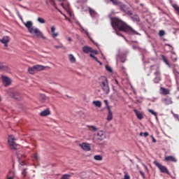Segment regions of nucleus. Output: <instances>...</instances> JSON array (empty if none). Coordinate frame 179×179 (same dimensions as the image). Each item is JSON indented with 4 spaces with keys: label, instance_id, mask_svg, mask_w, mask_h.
<instances>
[{
    "label": "nucleus",
    "instance_id": "f257e3e1",
    "mask_svg": "<svg viewBox=\"0 0 179 179\" xmlns=\"http://www.w3.org/2000/svg\"><path fill=\"white\" fill-rule=\"evenodd\" d=\"M111 26L115 31L117 36H120L123 38H125L124 35L121 34L120 31H124V33H128V34H134L135 36H140L141 34L135 31L129 25L127 24L125 22L120 20V18H111Z\"/></svg>",
    "mask_w": 179,
    "mask_h": 179
},
{
    "label": "nucleus",
    "instance_id": "f03ea898",
    "mask_svg": "<svg viewBox=\"0 0 179 179\" xmlns=\"http://www.w3.org/2000/svg\"><path fill=\"white\" fill-rule=\"evenodd\" d=\"M24 26L28 29L29 33L31 34H36L37 37H41V38H45L44 36H43V32L39 31L38 29L33 27V22L31 21H27L24 23Z\"/></svg>",
    "mask_w": 179,
    "mask_h": 179
},
{
    "label": "nucleus",
    "instance_id": "7ed1b4c3",
    "mask_svg": "<svg viewBox=\"0 0 179 179\" xmlns=\"http://www.w3.org/2000/svg\"><path fill=\"white\" fill-rule=\"evenodd\" d=\"M15 141L16 138H15V136L10 135L8 136V142L9 147L12 150H17V149L20 148V145L15 143Z\"/></svg>",
    "mask_w": 179,
    "mask_h": 179
},
{
    "label": "nucleus",
    "instance_id": "20e7f679",
    "mask_svg": "<svg viewBox=\"0 0 179 179\" xmlns=\"http://www.w3.org/2000/svg\"><path fill=\"white\" fill-rule=\"evenodd\" d=\"M153 163L155 166H156V167L159 169L161 173H166V174H168L169 176L170 172L169 171V169H167V167L162 165V164L159 163V162L157 161H154Z\"/></svg>",
    "mask_w": 179,
    "mask_h": 179
},
{
    "label": "nucleus",
    "instance_id": "39448f33",
    "mask_svg": "<svg viewBox=\"0 0 179 179\" xmlns=\"http://www.w3.org/2000/svg\"><path fill=\"white\" fill-rule=\"evenodd\" d=\"M155 78L153 80L154 83H159L162 80V76L159 69H156V71L154 73Z\"/></svg>",
    "mask_w": 179,
    "mask_h": 179
},
{
    "label": "nucleus",
    "instance_id": "423d86ee",
    "mask_svg": "<svg viewBox=\"0 0 179 179\" xmlns=\"http://www.w3.org/2000/svg\"><path fill=\"white\" fill-rule=\"evenodd\" d=\"M110 2L113 3V5H115V6H120V10H124L125 9L126 6L125 4H122V3L118 0H109Z\"/></svg>",
    "mask_w": 179,
    "mask_h": 179
},
{
    "label": "nucleus",
    "instance_id": "0eeeda50",
    "mask_svg": "<svg viewBox=\"0 0 179 179\" xmlns=\"http://www.w3.org/2000/svg\"><path fill=\"white\" fill-rule=\"evenodd\" d=\"M96 136H97L96 139H97V141H99V142H101L102 141H104V139H106V138L107 137L106 136V133L102 130L99 131L97 132Z\"/></svg>",
    "mask_w": 179,
    "mask_h": 179
},
{
    "label": "nucleus",
    "instance_id": "6e6552de",
    "mask_svg": "<svg viewBox=\"0 0 179 179\" xmlns=\"http://www.w3.org/2000/svg\"><path fill=\"white\" fill-rule=\"evenodd\" d=\"M98 83L99 86H103V85H107L108 83V79L106 76H101L98 79Z\"/></svg>",
    "mask_w": 179,
    "mask_h": 179
},
{
    "label": "nucleus",
    "instance_id": "1a4fd4ad",
    "mask_svg": "<svg viewBox=\"0 0 179 179\" xmlns=\"http://www.w3.org/2000/svg\"><path fill=\"white\" fill-rule=\"evenodd\" d=\"M2 80H3V85L6 87H7V86H10V84L12 83V80H10V78L6 76H2Z\"/></svg>",
    "mask_w": 179,
    "mask_h": 179
},
{
    "label": "nucleus",
    "instance_id": "9d476101",
    "mask_svg": "<svg viewBox=\"0 0 179 179\" xmlns=\"http://www.w3.org/2000/svg\"><path fill=\"white\" fill-rule=\"evenodd\" d=\"M100 87L105 94H108V93H110V86L108 85V83L103 85H101Z\"/></svg>",
    "mask_w": 179,
    "mask_h": 179
},
{
    "label": "nucleus",
    "instance_id": "9b49d317",
    "mask_svg": "<svg viewBox=\"0 0 179 179\" xmlns=\"http://www.w3.org/2000/svg\"><path fill=\"white\" fill-rule=\"evenodd\" d=\"M10 41L9 36H3L1 39L0 38V43L4 44V46L8 47V43Z\"/></svg>",
    "mask_w": 179,
    "mask_h": 179
},
{
    "label": "nucleus",
    "instance_id": "f8f14e48",
    "mask_svg": "<svg viewBox=\"0 0 179 179\" xmlns=\"http://www.w3.org/2000/svg\"><path fill=\"white\" fill-rule=\"evenodd\" d=\"M80 148H82V149H83V150H87V152H89L92 150L90 145L86 143H83L80 144Z\"/></svg>",
    "mask_w": 179,
    "mask_h": 179
},
{
    "label": "nucleus",
    "instance_id": "ddd939ff",
    "mask_svg": "<svg viewBox=\"0 0 179 179\" xmlns=\"http://www.w3.org/2000/svg\"><path fill=\"white\" fill-rule=\"evenodd\" d=\"M13 99H15V100H22L23 97L22 96V94L19 93V92H15L13 94L12 96Z\"/></svg>",
    "mask_w": 179,
    "mask_h": 179
},
{
    "label": "nucleus",
    "instance_id": "4468645a",
    "mask_svg": "<svg viewBox=\"0 0 179 179\" xmlns=\"http://www.w3.org/2000/svg\"><path fill=\"white\" fill-rule=\"evenodd\" d=\"M83 51L85 54H89V52H94V50L89 46H84L83 48Z\"/></svg>",
    "mask_w": 179,
    "mask_h": 179
},
{
    "label": "nucleus",
    "instance_id": "2eb2a0df",
    "mask_svg": "<svg viewBox=\"0 0 179 179\" xmlns=\"http://www.w3.org/2000/svg\"><path fill=\"white\" fill-rule=\"evenodd\" d=\"M134 111L138 120H143V114L142 113L139 112V110L136 109H134Z\"/></svg>",
    "mask_w": 179,
    "mask_h": 179
},
{
    "label": "nucleus",
    "instance_id": "dca6fc26",
    "mask_svg": "<svg viewBox=\"0 0 179 179\" xmlns=\"http://www.w3.org/2000/svg\"><path fill=\"white\" fill-rule=\"evenodd\" d=\"M35 70L38 72H40L41 71H44L45 69V66H43V65H34Z\"/></svg>",
    "mask_w": 179,
    "mask_h": 179
},
{
    "label": "nucleus",
    "instance_id": "f3484780",
    "mask_svg": "<svg viewBox=\"0 0 179 179\" xmlns=\"http://www.w3.org/2000/svg\"><path fill=\"white\" fill-rule=\"evenodd\" d=\"M51 33L53 38H56V37H58V36H59V34L58 32H55V27H51Z\"/></svg>",
    "mask_w": 179,
    "mask_h": 179
},
{
    "label": "nucleus",
    "instance_id": "a211bd4d",
    "mask_svg": "<svg viewBox=\"0 0 179 179\" xmlns=\"http://www.w3.org/2000/svg\"><path fill=\"white\" fill-rule=\"evenodd\" d=\"M165 162H173L174 163H176L177 159L173 156H168L165 157Z\"/></svg>",
    "mask_w": 179,
    "mask_h": 179
},
{
    "label": "nucleus",
    "instance_id": "6ab92c4d",
    "mask_svg": "<svg viewBox=\"0 0 179 179\" xmlns=\"http://www.w3.org/2000/svg\"><path fill=\"white\" fill-rule=\"evenodd\" d=\"M51 113L50 112V110L46 109L40 113L41 117H47V115H50Z\"/></svg>",
    "mask_w": 179,
    "mask_h": 179
},
{
    "label": "nucleus",
    "instance_id": "aec40b11",
    "mask_svg": "<svg viewBox=\"0 0 179 179\" xmlns=\"http://www.w3.org/2000/svg\"><path fill=\"white\" fill-rule=\"evenodd\" d=\"M87 128H88V129L92 132H96V131H98V129L97 127H96V126L87 125Z\"/></svg>",
    "mask_w": 179,
    "mask_h": 179
},
{
    "label": "nucleus",
    "instance_id": "412c9836",
    "mask_svg": "<svg viewBox=\"0 0 179 179\" xmlns=\"http://www.w3.org/2000/svg\"><path fill=\"white\" fill-rule=\"evenodd\" d=\"M160 90L162 94H164V95L170 94V90L169 89L161 87Z\"/></svg>",
    "mask_w": 179,
    "mask_h": 179
},
{
    "label": "nucleus",
    "instance_id": "4be33fe9",
    "mask_svg": "<svg viewBox=\"0 0 179 179\" xmlns=\"http://www.w3.org/2000/svg\"><path fill=\"white\" fill-rule=\"evenodd\" d=\"M69 59L70 62H71L72 64H75V62H76V58H75L73 57V55H72V54H70L69 55Z\"/></svg>",
    "mask_w": 179,
    "mask_h": 179
},
{
    "label": "nucleus",
    "instance_id": "5701e85b",
    "mask_svg": "<svg viewBox=\"0 0 179 179\" xmlns=\"http://www.w3.org/2000/svg\"><path fill=\"white\" fill-rule=\"evenodd\" d=\"M28 72L30 73V75H34V73L36 72V69L34 68V66L32 67H29L28 69Z\"/></svg>",
    "mask_w": 179,
    "mask_h": 179
},
{
    "label": "nucleus",
    "instance_id": "b1692460",
    "mask_svg": "<svg viewBox=\"0 0 179 179\" xmlns=\"http://www.w3.org/2000/svg\"><path fill=\"white\" fill-rule=\"evenodd\" d=\"M162 59H163L164 62H165L166 65H167V66H169V68L171 67V65L169 62V60H167V59L166 58V57L164 55H162Z\"/></svg>",
    "mask_w": 179,
    "mask_h": 179
},
{
    "label": "nucleus",
    "instance_id": "393cba45",
    "mask_svg": "<svg viewBox=\"0 0 179 179\" xmlns=\"http://www.w3.org/2000/svg\"><path fill=\"white\" fill-rule=\"evenodd\" d=\"M113 112H108L107 121H113Z\"/></svg>",
    "mask_w": 179,
    "mask_h": 179
},
{
    "label": "nucleus",
    "instance_id": "a878e982",
    "mask_svg": "<svg viewBox=\"0 0 179 179\" xmlns=\"http://www.w3.org/2000/svg\"><path fill=\"white\" fill-rule=\"evenodd\" d=\"M164 101L167 106L173 104V101L171 100V98H166L164 99Z\"/></svg>",
    "mask_w": 179,
    "mask_h": 179
},
{
    "label": "nucleus",
    "instance_id": "bb28decb",
    "mask_svg": "<svg viewBox=\"0 0 179 179\" xmlns=\"http://www.w3.org/2000/svg\"><path fill=\"white\" fill-rule=\"evenodd\" d=\"M113 83L115 87L120 89L121 86L120 85V83L117 80V79L113 80Z\"/></svg>",
    "mask_w": 179,
    "mask_h": 179
},
{
    "label": "nucleus",
    "instance_id": "cd10ccee",
    "mask_svg": "<svg viewBox=\"0 0 179 179\" xmlns=\"http://www.w3.org/2000/svg\"><path fill=\"white\" fill-rule=\"evenodd\" d=\"M93 104L95 105L96 107H99V108L100 107H101V101H94Z\"/></svg>",
    "mask_w": 179,
    "mask_h": 179
},
{
    "label": "nucleus",
    "instance_id": "c85d7f7f",
    "mask_svg": "<svg viewBox=\"0 0 179 179\" xmlns=\"http://www.w3.org/2000/svg\"><path fill=\"white\" fill-rule=\"evenodd\" d=\"M172 7L175 9L176 13L179 15V6L177 4H173Z\"/></svg>",
    "mask_w": 179,
    "mask_h": 179
},
{
    "label": "nucleus",
    "instance_id": "c756f323",
    "mask_svg": "<svg viewBox=\"0 0 179 179\" xmlns=\"http://www.w3.org/2000/svg\"><path fill=\"white\" fill-rule=\"evenodd\" d=\"M0 70L1 71H7L8 67L3 65V63L0 62Z\"/></svg>",
    "mask_w": 179,
    "mask_h": 179
},
{
    "label": "nucleus",
    "instance_id": "7c9ffc66",
    "mask_svg": "<svg viewBox=\"0 0 179 179\" xmlns=\"http://www.w3.org/2000/svg\"><path fill=\"white\" fill-rule=\"evenodd\" d=\"M94 160H97L98 162H101L103 160V157L101 155H95L94 157Z\"/></svg>",
    "mask_w": 179,
    "mask_h": 179
},
{
    "label": "nucleus",
    "instance_id": "2f4dec72",
    "mask_svg": "<svg viewBox=\"0 0 179 179\" xmlns=\"http://www.w3.org/2000/svg\"><path fill=\"white\" fill-rule=\"evenodd\" d=\"M45 99H46L45 95H44V94H41L40 95V101H41V103H45Z\"/></svg>",
    "mask_w": 179,
    "mask_h": 179
},
{
    "label": "nucleus",
    "instance_id": "473e14b6",
    "mask_svg": "<svg viewBox=\"0 0 179 179\" xmlns=\"http://www.w3.org/2000/svg\"><path fill=\"white\" fill-rule=\"evenodd\" d=\"M90 15L93 17L96 15V11L92 8H89Z\"/></svg>",
    "mask_w": 179,
    "mask_h": 179
},
{
    "label": "nucleus",
    "instance_id": "72a5a7b5",
    "mask_svg": "<svg viewBox=\"0 0 179 179\" xmlns=\"http://www.w3.org/2000/svg\"><path fill=\"white\" fill-rule=\"evenodd\" d=\"M72 176L69 174H64L62 176L61 179H69Z\"/></svg>",
    "mask_w": 179,
    "mask_h": 179
},
{
    "label": "nucleus",
    "instance_id": "f704fd0d",
    "mask_svg": "<svg viewBox=\"0 0 179 179\" xmlns=\"http://www.w3.org/2000/svg\"><path fill=\"white\" fill-rule=\"evenodd\" d=\"M90 57H91V58H93L95 61H96V62H99V64H101V62H100V61H99L97 59V57H96L94 55H93V54H90Z\"/></svg>",
    "mask_w": 179,
    "mask_h": 179
},
{
    "label": "nucleus",
    "instance_id": "c9c22d12",
    "mask_svg": "<svg viewBox=\"0 0 179 179\" xmlns=\"http://www.w3.org/2000/svg\"><path fill=\"white\" fill-rule=\"evenodd\" d=\"M38 22H39V23L44 24L45 23V20L41 17H38Z\"/></svg>",
    "mask_w": 179,
    "mask_h": 179
},
{
    "label": "nucleus",
    "instance_id": "e433bc0d",
    "mask_svg": "<svg viewBox=\"0 0 179 179\" xmlns=\"http://www.w3.org/2000/svg\"><path fill=\"white\" fill-rule=\"evenodd\" d=\"M148 111H149V113H151L152 114V115H155V117H157V113L155 112V110H153L152 109H149Z\"/></svg>",
    "mask_w": 179,
    "mask_h": 179
},
{
    "label": "nucleus",
    "instance_id": "4c0bfd02",
    "mask_svg": "<svg viewBox=\"0 0 179 179\" xmlns=\"http://www.w3.org/2000/svg\"><path fill=\"white\" fill-rule=\"evenodd\" d=\"M164 34H165L164 31H163V30L159 31V36H160V37H163V36H164Z\"/></svg>",
    "mask_w": 179,
    "mask_h": 179
},
{
    "label": "nucleus",
    "instance_id": "58836bf2",
    "mask_svg": "<svg viewBox=\"0 0 179 179\" xmlns=\"http://www.w3.org/2000/svg\"><path fill=\"white\" fill-rule=\"evenodd\" d=\"M106 69L108 72H113V69H111V67H110V66H106Z\"/></svg>",
    "mask_w": 179,
    "mask_h": 179
},
{
    "label": "nucleus",
    "instance_id": "ea45409f",
    "mask_svg": "<svg viewBox=\"0 0 179 179\" xmlns=\"http://www.w3.org/2000/svg\"><path fill=\"white\" fill-rule=\"evenodd\" d=\"M26 169H24L22 172V175L23 176V177H25L26 175L27 174V172L26 171Z\"/></svg>",
    "mask_w": 179,
    "mask_h": 179
},
{
    "label": "nucleus",
    "instance_id": "a19ab883",
    "mask_svg": "<svg viewBox=\"0 0 179 179\" xmlns=\"http://www.w3.org/2000/svg\"><path fill=\"white\" fill-rule=\"evenodd\" d=\"M106 108H107V110H108V113H111V112H113V111L111 110V106L107 105V106H106Z\"/></svg>",
    "mask_w": 179,
    "mask_h": 179
},
{
    "label": "nucleus",
    "instance_id": "79ce46f5",
    "mask_svg": "<svg viewBox=\"0 0 179 179\" xmlns=\"http://www.w3.org/2000/svg\"><path fill=\"white\" fill-rule=\"evenodd\" d=\"M139 173H140L141 176H142L143 178H145V173H143V171H139Z\"/></svg>",
    "mask_w": 179,
    "mask_h": 179
},
{
    "label": "nucleus",
    "instance_id": "37998d69",
    "mask_svg": "<svg viewBox=\"0 0 179 179\" xmlns=\"http://www.w3.org/2000/svg\"><path fill=\"white\" fill-rule=\"evenodd\" d=\"M129 178H130L129 175H128V174L124 175V179H129Z\"/></svg>",
    "mask_w": 179,
    "mask_h": 179
},
{
    "label": "nucleus",
    "instance_id": "c03bdc74",
    "mask_svg": "<svg viewBox=\"0 0 179 179\" xmlns=\"http://www.w3.org/2000/svg\"><path fill=\"white\" fill-rule=\"evenodd\" d=\"M20 164L21 166H24V164H26V163L24 162V161H22V162H20Z\"/></svg>",
    "mask_w": 179,
    "mask_h": 179
},
{
    "label": "nucleus",
    "instance_id": "a18cd8bd",
    "mask_svg": "<svg viewBox=\"0 0 179 179\" xmlns=\"http://www.w3.org/2000/svg\"><path fill=\"white\" fill-rule=\"evenodd\" d=\"M143 135H144L145 138H146L147 136H149V133L145 132V133L143 134Z\"/></svg>",
    "mask_w": 179,
    "mask_h": 179
},
{
    "label": "nucleus",
    "instance_id": "49530a36",
    "mask_svg": "<svg viewBox=\"0 0 179 179\" xmlns=\"http://www.w3.org/2000/svg\"><path fill=\"white\" fill-rule=\"evenodd\" d=\"M104 103H105L106 106H108V101L104 100Z\"/></svg>",
    "mask_w": 179,
    "mask_h": 179
},
{
    "label": "nucleus",
    "instance_id": "de8ad7c7",
    "mask_svg": "<svg viewBox=\"0 0 179 179\" xmlns=\"http://www.w3.org/2000/svg\"><path fill=\"white\" fill-rule=\"evenodd\" d=\"M34 157V159H36V160H37L38 159V157H37V154H35Z\"/></svg>",
    "mask_w": 179,
    "mask_h": 179
},
{
    "label": "nucleus",
    "instance_id": "09e8293b",
    "mask_svg": "<svg viewBox=\"0 0 179 179\" xmlns=\"http://www.w3.org/2000/svg\"><path fill=\"white\" fill-rule=\"evenodd\" d=\"M55 48L58 49V48H62V46L61 45H55Z\"/></svg>",
    "mask_w": 179,
    "mask_h": 179
},
{
    "label": "nucleus",
    "instance_id": "8fccbe9b",
    "mask_svg": "<svg viewBox=\"0 0 179 179\" xmlns=\"http://www.w3.org/2000/svg\"><path fill=\"white\" fill-rule=\"evenodd\" d=\"M69 41H72V38L71 37H69L67 39Z\"/></svg>",
    "mask_w": 179,
    "mask_h": 179
},
{
    "label": "nucleus",
    "instance_id": "3c124183",
    "mask_svg": "<svg viewBox=\"0 0 179 179\" xmlns=\"http://www.w3.org/2000/svg\"><path fill=\"white\" fill-rule=\"evenodd\" d=\"M143 166L145 167V169H148V166H146V165H145V164H143Z\"/></svg>",
    "mask_w": 179,
    "mask_h": 179
},
{
    "label": "nucleus",
    "instance_id": "603ef678",
    "mask_svg": "<svg viewBox=\"0 0 179 179\" xmlns=\"http://www.w3.org/2000/svg\"><path fill=\"white\" fill-rule=\"evenodd\" d=\"M58 2H64L65 0H57Z\"/></svg>",
    "mask_w": 179,
    "mask_h": 179
},
{
    "label": "nucleus",
    "instance_id": "864d4df0",
    "mask_svg": "<svg viewBox=\"0 0 179 179\" xmlns=\"http://www.w3.org/2000/svg\"><path fill=\"white\" fill-rule=\"evenodd\" d=\"M152 142H154V143H156V139L152 138Z\"/></svg>",
    "mask_w": 179,
    "mask_h": 179
},
{
    "label": "nucleus",
    "instance_id": "5fc2aeb1",
    "mask_svg": "<svg viewBox=\"0 0 179 179\" xmlns=\"http://www.w3.org/2000/svg\"><path fill=\"white\" fill-rule=\"evenodd\" d=\"M140 136H143V134L142 132L140 133Z\"/></svg>",
    "mask_w": 179,
    "mask_h": 179
},
{
    "label": "nucleus",
    "instance_id": "6e6d98bb",
    "mask_svg": "<svg viewBox=\"0 0 179 179\" xmlns=\"http://www.w3.org/2000/svg\"><path fill=\"white\" fill-rule=\"evenodd\" d=\"M7 179H13V177H8Z\"/></svg>",
    "mask_w": 179,
    "mask_h": 179
},
{
    "label": "nucleus",
    "instance_id": "4d7b16f0",
    "mask_svg": "<svg viewBox=\"0 0 179 179\" xmlns=\"http://www.w3.org/2000/svg\"><path fill=\"white\" fill-rule=\"evenodd\" d=\"M61 6H62V8H64V3H61Z\"/></svg>",
    "mask_w": 179,
    "mask_h": 179
},
{
    "label": "nucleus",
    "instance_id": "13d9d810",
    "mask_svg": "<svg viewBox=\"0 0 179 179\" xmlns=\"http://www.w3.org/2000/svg\"><path fill=\"white\" fill-rule=\"evenodd\" d=\"M93 52H94L95 54H97V51H94Z\"/></svg>",
    "mask_w": 179,
    "mask_h": 179
},
{
    "label": "nucleus",
    "instance_id": "bf43d9fd",
    "mask_svg": "<svg viewBox=\"0 0 179 179\" xmlns=\"http://www.w3.org/2000/svg\"><path fill=\"white\" fill-rule=\"evenodd\" d=\"M153 69V66H151V71Z\"/></svg>",
    "mask_w": 179,
    "mask_h": 179
},
{
    "label": "nucleus",
    "instance_id": "052dcab7",
    "mask_svg": "<svg viewBox=\"0 0 179 179\" xmlns=\"http://www.w3.org/2000/svg\"><path fill=\"white\" fill-rule=\"evenodd\" d=\"M174 60H175V61H177V58H175Z\"/></svg>",
    "mask_w": 179,
    "mask_h": 179
},
{
    "label": "nucleus",
    "instance_id": "680f3d73",
    "mask_svg": "<svg viewBox=\"0 0 179 179\" xmlns=\"http://www.w3.org/2000/svg\"><path fill=\"white\" fill-rule=\"evenodd\" d=\"M0 101H1V96H0Z\"/></svg>",
    "mask_w": 179,
    "mask_h": 179
}]
</instances>
